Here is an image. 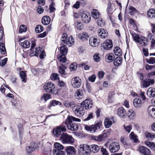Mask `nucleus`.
<instances>
[{"mask_svg":"<svg viewBox=\"0 0 155 155\" xmlns=\"http://www.w3.org/2000/svg\"><path fill=\"white\" fill-rule=\"evenodd\" d=\"M93 102L89 100H85L83 101L80 105H75L72 107V110L74 114L78 116L81 117L84 114L85 111L84 109H87L90 107H92Z\"/></svg>","mask_w":155,"mask_h":155,"instance_id":"nucleus-1","label":"nucleus"},{"mask_svg":"<svg viewBox=\"0 0 155 155\" xmlns=\"http://www.w3.org/2000/svg\"><path fill=\"white\" fill-rule=\"evenodd\" d=\"M74 121L79 122L81 121V120L71 116H68L65 121L68 129L72 131H76L78 129V125Z\"/></svg>","mask_w":155,"mask_h":155,"instance_id":"nucleus-2","label":"nucleus"},{"mask_svg":"<svg viewBox=\"0 0 155 155\" xmlns=\"http://www.w3.org/2000/svg\"><path fill=\"white\" fill-rule=\"evenodd\" d=\"M78 153L80 155H89L90 154L89 146L86 144H81L78 148Z\"/></svg>","mask_w":155,"mask_h":155,"instance_id":"nucleus-3","label":"nucleus"},{"mask_svg":"<svg viewBox=\"0 0 155 155\" xmlns=\"http://www.w3.org/2000/svg\"><path fill=\"white\" fill-rule=\"evenodd\" d=\"M55 149L53 151L54 155H65V152L63 150L64 146L60 143H56L54 144Z\"/></svg>","mask_w":155,"mask_h":155,"instance_id":"nucleus-4","label":"nucleus"},{"mask_svg":"<svg viewBox=\"0 0 155 155\" xmlns=\"http://www.w3.org/2000/svg\"><path fill=\"white\" fill-rule=\"evenodd\" d=\"M101 121L97 123L95 125L88 126L85 125L84 127L85 129L87 131H90L91 133H94L95 132L96 130L100 129L102 125Z\"/></svg>","mask_w":155,"mask_h":155,"instance_id":"nucleus-5","label":"nucleus"},{"mask_svg":"<svg viewBox=\"0 0 155 155\" xmlns=\"http://www.w3.org/2000/svg\"><path fill=\"white\" fill-rule=\"evenodd\" d=\"M60 139L64 143H73L74 142V140L73 137L66 133L62 134Z\"/></svg>","mask_w":155,"mask_h":155,"instance_id":"nucleus-6","label":"nucleus"},{"mask_svg":"<svg viewBox=\"0 0 155 155\" xmlns=\"http://www.w3.org/2000/svg\"><path fill=\"white\" fill-rule=\"evenodd\" d=\"M68 36L66 33H63L61 36V41L68 46H70L74 42V39L72 36H70L68 38Z\"/></svg>","mask_w":155,"mask_h":155,"instance_id":"nucleus-7","label":"nucleus"},{"mask_svg":"<svg viewBox=\"0 0 155 155\" xmlns=\"http://www.w3.org/2000/svg\"><path fill=\"white\" fill-rule=\"evenodd\" d=\"M71 85L74 88H78L81 85V80L79 77H74L71 79Z\"/></svg>","mask_w":155,"mask_h":155,"instance_id":"nucleus-8","label":"nucleus"},{"mask_svg":"<svg viewBox=\"0 0 155 155\" xmlns=\"http://www.w3.org/2000/svg\"><path fill=\"white\" fill-rule=\"evenodd\" d=\"M120 148L119 143L117 142H113L111 143L109 146L110 152L112 153H115L117 152Z\"/></svg>","mask_w":155,"mask_h":155,"instance_id":"nucleus-9","label":"nucleus"},{"mask_svg":"<svg viewBox=\"0 0 155 155\" xmlns=\"http://www.w3.org/2000/svg\"><path fill=\"white\" fill-rule=\"evenodd\" d=\"M55 86L54 84L52 82H48L46 83L44 86V88L45 90L47 92L52 93L54 91Z\"/></svg>","mask_w":155,"mask_h":155,"instance_id":"nucleus-10","label":"nucleus"},{"mask_svg":"<svg viewBox=\"0 0 155 155\" xmlns=\"http://www.w3.org/2000/svg\"><path fill=\"white\" fill-rule=\"evenodd\" d=\"M100 43V40L97 37H91L89 39V45L92 47H96L98 46Z\"/></svg>","mask_w":155,"mask_h":155,"instance_id":"nucleus-11","label":"nucleus"},{"mask_svg":"<svg viewBox=\"0 0 155 155\" xmlns=\"http://www.w3.org/2000/svg\"><path fill=\"white\" fill-rule=\"evenodd\" d=\"M138 151L142 155H153L150 150L143 146H140L138 148Z\"/></svg>","mask_w":155,"mask_h":155,"instance_id":"nucleus-12","label":"nucleus"},{"mask_svg":"<svg viewBox=\"0 0 155 155\" xmlns=\"http://www.w3.org/2000/svg\"><path fill=\"white\" fill-rule=\"evenodd\" d=\"M107 134L104 133L98 136H92L91 138L92 140L98 142H101L104 140L106 137Z\"/></svg>","mask_w":155,"mask_h":155,"instance_id":"nucleus-13","label":"nucleus"},{"mask_svg":"<svg viewBox=\"0 0 155 155\" xmlns=\"http://www.w3.org/2000/svg\"><path fill=\"white\" fill-rule=\"evenodd\" d=\"M114 123V121L113 117H109L106 118L104 121V125L106 128H110L112 124Z\"/></svg>","mask_w":155,"mask_h":155,"instance_id":"nucleus-14","label":"nucleus"},{"mask_svg":"<svg viewBox=\"0 0 155 155\" xmlns=\"http://www.w3.org/2000/svg\"><path fill=\"white\" fill-rule=\"evenodd\" d=\"M81 17L82 21L85 23H88L91 21V17L89 13H83L82 14Z\"/></svg>","mask_w":155,"mask_h":155,"instance_id":"nucleus-15","label":"nucleus"},{"mask_svg":"<svg viewBox=\"0 0 155 155\" xmlns=\"http://www.w3.org/2000/svg\"><path fill=\"white\" fill-rule=\"evenodd\" d=\"M103 45L104 49L106 50H108L112 48L113 47L112 40L109 39L107 40L103 43Z\"/></svg>","mask_w":155,"mask_h":155,"instance_id":"nucleus-16","label":"nucleus"},{"mask_svg":"<svg viewBox=\"0 0 155 155\" xmlns=\"http://www.w3.org/2000/svg\"><path fill=\"white\" fill-rule=\"evenodd\" d=\"M154 83L153 79H147L143 80L142 82V85L143 87L146 88L149 87L150 84Z\"/></svg>","mask_w":155,"mask_h":155,"instance_id":"nucleus-17","label":"nucleus"},{"mask_svg":"<svg viewBox=\"0 0 155 155\" xmlns=\"http://www.w3.org/2000/svg\"><path fill=\"white\" fill-rule=\"evenodd\" d=\"M65 151L67 155H74L76 153V150L73 146H69L66 147Z\"/></svg>","mask_w":155,"mask_h":155,"instance_id":"nucleus-18","label":"nucleus"},{"mask_svg":"<svg viewBox=\"0 0 155 155\" xmlns=\"http://www.w3.org/2000/svg\"><path fill=\"white\" fill-rule=\"evenodd\" d=\"M133 103L134 107L136 108H140L142 106L141 100L139 98H135L133 100Z\"/></svg>","mask_w":155,"mask_h":155,"instance_id":"nucleus-19","label":"nucleus"},{"mask_svg":"<svg viewBox=\"0 0 155 155\" xmlns=\"http://www.w3.org/2000/svg\"><path fill=\"white\" fill-rule=\"evenodd\" d=\"M98 35L102 38H105L108 36V33L103 28H101L98 30Z\"/></svg>","mask_w":155,"mask_h":155,"instance_id":"nucleus-20","label":"nucleus"},{"mask_svg":"<svg viewBox=\"0 0 155 155\" xmlns=\"http://www.w3.org/2000/svg\"><path fill=\"white\" fill-rule=\"evenodd\" d=\"M117 114L121 117L125 118L126 116L125 110L123 107H120L117 111Z\"/></svg>","mask_w":155,"mask_h":155,"instance_id":"nucleus-21","label":"nucleus"},{"mask_svg":"<svg viewBox=\"0 0 155 155\" xmlns=\"http://www.w3.org/2000/svg\"><path fill=\"white\" fill-rule=\"evenodd\" d=\"M147 38L143 37H142L140 38L137 42L139 43L140 46L145 47L147 45Z\"/></svg>","mask_w":155,"mask_h":155,"instance_id":"nucleus-22","label":"nucleus"},{"mask_svg":"<svg viewBox=\"0 0 155 155\" xmlns=\"http://www.w3.org/2000/svg\"><path fill=\"white\" fill-rule=\"evenodd\" d=\"M147 110L149 115L152 117L155 118V107L153 105L150 106Z\"/></svg>","mask_w":155,"mask_h":155,"instance_id":"nucleus-23","label":"nucleus"},{"mask_svg":"<svg viewBox=\"0 0 155 155\" xmlns=\"http://www.w3.org/2000/svg\"><path fill=\"white\" fill-rule=\"evenodd\" d=\"M42 50V48L40 47H36L34 48L32 51H31L32 53H31L30 55L31 56H38L39 54L41 52Z\"/></svg>","mask_w":155,"mask_h":155,"instance_id":"nucleus-24","label":"nucleus"},{"mask_svg":"<svg viewBox=\"0 0 155 155\" xmlns=\"http://www.w3.org/2000/svg\"><path fill=\"white\" fill-rule=\"evenodd\" d=\"M74 95L78 99H81L84 97V94L83 91L81 89L77 90L74 94Z\"/></svg>","mask_w":155,"mask_h":155,"instance_id":"nucleus-25","label":"nucleus"},{"mask_svg":"<svg viewBox=\"0 0 155 155\" xmlns=\"http://www.w3.org/2000/svg\"><path fill=\"white\" fill-rule=\"evenodd\" d=\"M147 94L150 97H152L155 96V89L150 87L147 91Z\"/></svg>","mask_w":155,"mask_h":155,"instance_id":"nucleus-26","label":"nucleus"},{"mask_svg":"<svg viewBox=\"0 0 155 155\" xmlns=\"http://www.w3.org/2000/svg\"><path fill=\"white\" fill-rule=\"evenodd\" d=\"M50 18L48 16H44L42 18L41 22L44 25H47L50 22Z\"/></svg>","mask_w":155,"mask_h":155,"instance_id":"nucleus-27","label":"nucleus"},{"mask_svg":"<svg viewBox=\"0 0 155 155\" xmlns=\"http://www.w3.org/2000/svg\"><path fill=\"white\" fill-rule=\"evenodd\" d=\"M92 17L94 19L99 18L100 16V14L98 10L96 9H93L91 12Z\"/></svg>","mask_w":155,"mask_h":155,"instance_id":"nucleus-28","label":"nucleus"},{"mask_svg":"<svg viewBox=\"0 0 155 155\" xmlns=\"http://www.w3.org/2000/svg\"><path fill=\"white\" fill-rule=\"evenodd\" d=\"M114 58V55L113 53H109L107 54L105 58L107 62H111L113 60Z\"/></svg>","mask_w":155,"mask_h":155,"instance_id":"nucleus-29","label":"nucleus"},{"mask_svg":"<svg viewBox=\"0 0 155 155\" xmlns=\"http://www.w3.org/2000/svg\"><path fill=\"white\" fill-rule=\"evenodd\" d=\"M90 153L91 152L93 153H95L97 152L100 149L99 146L95 144L92 145L90 147Z\"/></svg>","mask_w":155,"mask_h":155,"instance_id":"nucleus-30","label":"nucleus"},{"mask_svg":"<svg viewBox=\"0 0 155 155\" xmlns=\"http://www.w3.org/2000/svg\"><path fill=\"white\" fill-rule=\"evenodd\" d=\"M89 36L87 33L83 32L82 34H79L78 37L83 41H85L87 39Z\"/></svg>","mask_w":155,"mask_h":155,"instance_id":"nucleus-31","label":"nucleus"},{"mask_svg":"<svg viewBox=\"0 0 155 155\" xmlns=\"http://www.w3.org/2000/svg\"><path fill=\"white\" fill-rule=\"evenodd\" d=\"M122 59L120 57H117L114 59L113 62L115 66H119L122 63Z\"/></svg>","mask_w":155,"mask_h":155,"instance_id":"nucleus-32","label":"nucleus"},{"mask_svg":"<svg viewBox=\"0 0 155 155\" xmlns=\"http://www.w3.org/2000/svg\"><path fill=\"white\" fill-rule=\"evenodd\" d=\"M66 45H63L60 48V53L62 55H66L68 53V49Z\"/></svg>","mask_w":155,"mask_h":155,"instance_id":"nucleus-33","label":"nucleus"},{"mask_svg":"<svg viewBox=\"0 0 155 155\" xmlns=\"http://www.w3.org/2000/svg\"><path fill=\"white\" fill-rule=\"evenodd\" d=\"M146 137L148 139L153 140L155 138V134L146 132L145 134Z\"/></svg>","mask_w":155,"mask_h":155,"instance_id":"nucleus-34","label":"nucleus"},{"mask_svg":"<svg viewBox=\"0 0 155 155\" xmlns=\"http://www.w3.org/2000/svg\"><path fill=\"white\" fill-rule=\"evenodd\" d=\"M147 15L148 16L151 18L155 17V10L154 9H150L147 12Z\"/></svg>","mask_w":155,"mask_h":155,"instance_id":"nucleus-35","label":"nucleus"},{"mask_svg":"<svg viewBox=\"0 0 155 155\" xmlns=\"http://www.w3.org/2000/svg\"><path fill=\"white\" fill-rule=\"evenodd\" d=\"M19 74L22 81L25 82L27 81L26 71H21L19 73Z\"/></svg>","mask_w":155,"mask_h":155,"instance_id":"nucleus-36","label":"nucleus"},{"mask_svg":"<svg viewBox=\"0 0 155 155\" xmlns=\"http://www.w3.org/2000/svg\"><path fill=\"white\" fill-rule=\"evenodd\" d=\"M130 139L134 142L137 143L138 142L137 136L134 133V132L131 133L130 135Z\"/></svg>","mask_w":155,"mask_h":155,"instance_id":"nucleus-37","label":"nucleus"},{"mask_svg":"<svg viewBox=\"0 0 155 155\" xmlns=\"http://www.w3.org/2000/svg\"><path fill=\"white\" fill-rule=\"evenodd\" d=\"M65 122H63L61 124L59 125V126H57L59 130L61 132H65L66 131L67 129L65 126Z\"/></svg>","mask_w":155,"mask_h":155,"instance_id":"nucleus-38","label":"nucleus"},{"mask_svg":"<svg viewBox=\"0 0 155 155\" xmlns=\"http://www.w3.org/2000/svg\"><path fill=\"white\" fill-rule=\"evenodd\" d=\"M145 144L147 147H150L151 149L155 150V143L152 142L146 141Z\"/></svg>","mask_w":155,"mask_h":155,"instance_id":"nucleus-39","label":"nucleus"},{"mask_svg":"<svg viewBox=\"0 0 155 155\" xmlns=\"http://www.w3.org/2000/svg\"><path fill=\"white\" fill-rule=\"evenodd\" d=\"M145 144L147 147H150L151 149L155 150V143L152 142L146 141Z\"/></svg>","mask_w":155,"mask_h":155,"instance_id":"nucleus-40","label":"nucleus"},{"mask_svg":"<svg viewBox=\"0 0 155 155\" xmlns=\"http://www.w3.org/2000/svg\"><path fill=\"white\" fill-rule=\"evenodd\" d=\"M61 104V103L60 101L54 100L50 101L48 107L50 108L52 106H55L58 105H60Z\"/></svg>","mask_w":155,"mask_h":155,"instance_id":"nucleus-41","label":"nucleus"},{"mask_svg":"<svg viewBox=\"0 0 155 155\" xmlns=\"http://www.w3.org/2000/svg\"><path fill=\"white\" fill-rule=\"evenodd\" d=\"M114 52L115 55L117 56H120L122 54V51L118 47H116L114 48Z\"/></svg>","mask_w":155,"mask_h":155,"instance_id":"nucleus-42","label":"nucleus"},{"mask_svg":"<svg viewBox=\"0 0 155 155\" xmlns=\"http://www.w3.org/2000/svg\"><path fill=\"white\" fill-rule=\"evenodd\" d=\"M20 45L24 48H28L30 46V42L27 40H25L24 41L21 42Z\"/></svg>","mask_w":155,"mask_h":155,"instance_id":"nucleus-43","label":"nucleus"},{"mask_svg":"<svg viewBox=\"0 0 155 155\" xmlns=\"http://www.w3.org/2000/svg\"><path fill=\"white\" fill-rule=\"evenodd\" d=\"M67 68L64 65L61 64V66L59 68V72L62 76L65 74V70Z\"/></svg>","mask_w":155,"mask_h":155,"instance_id":"nucleus-44","label":"nucleus"},{"mask_svg":"<svg viewBox=\"0 0 155 155\" xmlns=\"http://www.w3.org/2000/svg\"><path fill=\"white\" fill-rule=\"evenodd\" d=\"M53 133L54 135L56 137H59L61 134V133L58 128L57 126L53 130Z\"/></svg>","mask_w":155,"mask_h":155,"instance_id":"nucleus-45","label":"nucleus"},{"mask_svg":"<svg viewBox=\"0 0 155 155\" xmlns=\"http://www.w3.org/2000/svg\"><path fill=\"white\" fill-rule=\"evenodd\" d=\"M128 117L129 119H132L135 115V113L132 109L130 110L127 113Z\"/></svg>","mask_w":155,"mask_h":155,"instance_id":"nucleus-46","label":"nucleus"},{"mask_svg":"<svg viewBox=\"0 0 155 155\" xmlns=\"http://www.w3.org/2000/svg\"><path fill=\"white\" fill-rule=\"evenodd\" d=\"M51 95L50 94L46 93L43 94L41 97V99L42 100H44L45 101H46L48 100L51 98Z\"/></svg>","mask_w":155,"mask_h":155,"instance_id":"nucleus-47","label":"nucleus"},{"mask_svg":"<svg viewBox=\"0 0 155 155\" xmlns=\"http://www.w3.org/2000/svg\"><path fill=\"white\" fill-rule=\"evenodd\" d=\"M0 52L2 54H5L6 53V50L5 45L3 43L0 44Z\"/></svg>","mask_w":155,"mask_h":155,"instance_id":"nucleus-48","label":"nucleus"},{"mask_svg":"<svg viewBox=\"0 0 155 155\" xmlns=\"http://www.w3.org/2000/svg\"><path fill=\"white\" fill-rule=\"evenodd\" d=\"M58 60L61 63H65L66 61L65 55H61L58 58Z\"/></svg>","mask_w":155,"mask_h":155,"instance_id":"nucleus-49","label":"nucleus"},{"mask_svg":"<svg viewBox=\"0 0 155 155\" xmlns=\"http://www.w3.org/2000/svg\"><path fill=\"white\" fill-rule=\"evenodd\" d=\"M113 9L111 6V3H108L107 4V12L108 15H111L113 12Z\"/></svg>","mask_w":155,"mask_h":155,"instance_id":"nucleus-50","label":"nucleus"},{"mask_svg":"<svg viewBox=\"0 0 155 155\" xmlns=\"http://www.w3.org/2000/svg\"><path fill=\"white\" fill-rule=\"evenodd\" d=\"M43 30V27L41 25H38L36 27L35 31L37 33H40Z\"/></svg>","mask_w":155,"mask_h":155,"instance_id":"nucleus-51","label":"nucleus"},{"mask_svg":"<svg viewBox=\"0 0 155 155\" xmlns=\"http://www.w3.org/2000/svg\"><path fill=\"white\" fill-rule=\"evenodd\" d=\"M134 40L136 42H138L140 38L138 35L135 33H131Z\"/></svg>","mask_w":155,"mask_h":155,"instance_id":"nucleus-52","label":"nucleus"},{"mask_svg":"<svg viewBox=\"0 0 155 155\" xmlns=\"http://www.w3.org/2000/svg\"><path fill=\"white\" fill-rule=\"evenodd\" d=\"M50 77L52 80H59V75L57 73H54L51 74Z\"/></svg>","mask_w":155,"mask_h":155,"instance_id":"nucleus-53","label":"nucleus"},{"mask_svg":"<svg viewBox=\"0 0 155 155\" xmlns=\"http://www.w3.org/2000/svg\"><path fill=\"white\" fill-rule=\"evenodd\" d=\"M27 30L26 27L24 25H21L20 26L19 31L20 33H22L23 32H26Z\"/></svg>","mask_w":155,"mask_h":155,"instance_id":"nucleus-54","label":"nucleus"},{"mask_svg":"<svg viewBox=\"0 0 155 155\" xmlns=\"http://www.w3.org/2000/svg\"><path fill=\"white\" fill-rule=\"evenodd\" d=\"M147 63L150 64H155V58L150 57L149 59H146Z\"/></svg>","mask_w":155,"mask_h":155,"instance_id":"nucleus-55","label":"nucleus"},{"mask_svg":"<svg viewBox=\"0 0 155 155\" xmlns=\"http://www.w3.org/2000/svg\"><path fill=\"white\" fill-rule=\"evenodd\" d=\"M75 25L77 28L78 30H81L82 28V24L80 22L76 21L75 23Z\"/></svg>","mask_w":155,"mask_h":155,"instance_id":"nucleus-56","label":"nucleus"},{"mask_svg":"<svg viewBox=\"0 0 155 155\" xmlns=\"http://www.w3.org/2000/svg\"><path fill=\"white\" fill-rule=\"evenodd\" d=\"M136 12V9L134 7H130L129 8V13L130 15H132L135 13Z\"/></svg>","mask_w":155,"mask_h":155,"instance_id":"nucleus-57","label":"nucleus"},{"mask_svg":"<svg viewBox=\"0 0 155 155\" xmlns=\"http://www.w3.org/2000/svg\"><path fill=\"white\" fill-rule=\"evenodd\" d=\"M124 129L125 130V131L129 133L130 132L131 130L132 129V125H129L128 126H125V125H124Z\"/></svg>","mask_w":155,"mask_h":155,"instance_id":"nucleus-58","label":"nucleus"},{"mask_svg":"<svg viewBox=\"0 0 155 155\" xmlns=\"http://www.w3.org/2000/svg\"><path fill=\"white\" fill-rule=\"evenodd\" d=\"M34 148L31 147H26V150L28 154H30L32 151L34 150Z\"/></svg>","mask_w":155,"mask_h":155,"instance_id":"nucleus-59","label":"nucleus"},{"mask_svg":"<svg viewBox=\"0 0 155 155\" xmlns=\"http://www.w3.org/2000/svg\"><path fill=\"white\" fill-rule=\"evenodd\" d=\"M94 61L96 62H98L100 61V57L99 54L98 53H96L93 57Z\"/></svg>","mask_w":155,"mask_h":155,"instance_id":"nucleus-60","label":"nucleus"},{"mask_svg":"<svg viewBox=\"0 0 155 155\" xmlns=\"http://www.w3.org/2000/svg\"><path fill=\"white\" fill-rule=\"evenodd\" d=\"M36 10L37 13L39 14H41L43 12L44 9L41 6L39 5L37 8Z\"/></svg>","mask_w":155,"mask_h":155,"instance_id":"nucleus-61","label":"nucleus"},{"mask_svg":"<svg viewBox=\"0 0 155 155\" xmlns=\"http://www.w3.org/2000/svg\"><path fill=\"white\" fill-rule=\"evenodd\" d=\"M97 23L98 26L102 27L104 25V23L101 18H99L97 21Z\"/></svg>","mask_w":155,"mask_h":155,"instance_id":"nucleus-62","label":"nucleus"},{"mask_svg":"<svg viewBox=\"0 0 155 155\" xmlns=\"http://www.w3.org/2000/svg\"><path fill=\"white\" fill-rule=\"evenodd\" d=\"M74 104L73 102H70L69 103H68L67 102H64V105L68 107H70L71 106H72Z\"/></svg>","mask_w":155,"mask_h":155,"instance_id":"nucleus-63","label":"nucleus"},{"mask_svg":"<svg viewBox=\"0 0 155 155\" xmlns=\"http://www.w3.org/2000/svg\"><path fill=\"white\" fill-rule=\"evenodd\" d=\"M101 151L102 152L103 155H109V154L106 148H101Z\"/></svg>","mask_w":155,"mask_h":155,"instance_id":"nucleus-64","label":"nucleus"}]
</instances>
